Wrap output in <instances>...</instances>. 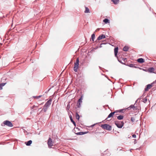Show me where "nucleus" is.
<instances>
[{
    "label": "nucleus",
    "mask_w": 156,
    "mask_h": 156,
    "mask_svg": "<svg viewBox=\"0 0 156 156\" xmlns=\"http://www.w3.org/2000/svg\"><path fill=\"white\" fill-rule=\"evenodd\" d=\"M137 104L135 103L134 105H130L129 107L126 108V109L129 110L131 108H133V110H138L140 108V107H139L137 105Z\"/></svg>",
    "instance_id": "f257e3e1"
},
{
    "label": "nucleus",
    "mask_w": 156,
    "mask_h": 156,
    "mask_svg": "<svg viewBox=\"0 0 156 156\" xmlns=\"http://www.w3.org/2000/svg\"><path fill=\"white\" fill-rule=\"evenodd\" d=\"M115 124L119 128H121L124 125V123L123 121H115Z\"/></svg>",
    "instance_id": "f03ea898"
},
{
    "label": "nucleus",
    "mask_w": 156,
    "mask_h": 156,
    "mask_svg": "<svg viewBox=\"0 0 156 156\" xmlns=\"http://www.w3.org/2000/svg\"><path fill=\"white\" fill-rule=\"evenodd\" d=\"M101 127L103 129L108 130L110 131L112 129V126L107 124L101 125Z\"/></svg>",
    "instance_id": "7ed1b4c3"
},
{
    "label": "nucleus",
    "mask_w": 156,
    "mask_h": 156,
    "mask_svg": "<svg viewBox=\"0 0 156 156\" xmlns=\"http://www.w3.org/2000/svg\"><path fill=\"white\" fill-rule=\"evenodd\" d=\"M79 59L77 58L76 59V62L74 63V70L75 72H77V69L78 68L79 65Z\"/></svg>",
    "instance_id": "20e7f679"
},
{
    "label": "nucleus",
    "mask_w": 156,
    "mask_h": 156,
    "mask_svg": "<svg viewBox=\"0 0 156 156\" xmlns=\"http://www.w3.org/2000/svg\"><path fill=\"white\" fill-rule=\"evenodd\" d=\"M3 123L4 125H6L10 127H12L13 126L12 123L10 121L8 120L4 121L3 122Z\"/></svg>",
    "instance_id": "39448f33"
},
{
    "label": "nucleus",
    "mask_w": 156,
    "mask_h": 156,
    "mask_svg": "<svg viewBox=\"0 0 156 156\" xmlns=\"http://www.w3.org/2000/svg\"><path fill=\"white\" fill-rule=\"evenodd\" d=\"M106 36L104 34H102L101 35H100L98 37L97 40L95 41V42L96 43H98L99 42L98 41L101 40L102 39H104L105 38Z\"/></svg>",
    "instance_id": "423d86ee"
},
{
    "label": "nucleus",
    "mask_w": 156,
    "mask_h": 156,
    "mask_svg": "<svg viewBox=\"0 0 156 156\" xmlns=\"http://www.w3.org/2000/svg\"><path fill=\"white\" fill-rule=\"evenodd\" d=\"M52 101V100L51 99H49L46 102L44 105L46 107H48V108L51 104Z\"/></svg>",
    "instance_id": "0eeeda50"
},
{
    "label": "nucleus",
    "mask_w": 156,
    "mask_h": 156,
    "mask_svg": "<svg viewBox=\"0 0 156 156\" xmlns=\"http://www.w3.org/2000/svg\"><path fill=\"white\" fill-rule=\"evenodd\" d=\"M48 144L49 147L53 146L52 141L51 138H49L48 141Z\"/></svg>",
    "instance_id": "6e6552de"
},
{
    "label": "nucleus",
    "mask_w": 156,
    "mask_h": 156,
    "mask_svg": "<svg viewBox=\"0 0 156 156\" xmlns=\"http://www.w3.org/2000/svg\"><path fill=\"white\" fill-rule=\"evenodd\" d=\"M153 86V85H152L151 84H147L144 90L146 91H148Z\"/></svg>",
    "instance_id": "1a4fd4ad"
},
{
    "label": "nucleus",
    "mask_w": 156,
    "mask_h": 156,
    "mask_svg": "<svg viewBox=\"0 0 156 156\" xmlns=\"http://www.w3.org/2000/svg\"><path fill=\"white\" fill-rule=\"evenodd\" d=\"M117 112V111H115L113 112H111V113H110L109 115H108V117L106 119H108L109 118L112 117L114 115L115 113Z\"/></svg>",
    "instance_id": "9d476101"
},
{
    "label": "nucleus",
    "mask_w": 156,
    "mask_h": 156,
    "mask_svg": "<svg viewBox=\"0 0 156 156\" xmlns=\"http://www.w3.org/2000/svg\"><path fill=\"white\" fill-rule=\"evenodd\" d=\"M137 62L140 63H142L145 62L144 59L142 58H140L137 60Z\"/></svg>",
    "instance_id": "9b49d317"
},
{
    "label": "nucleus",
    "mask_w": 156,
    "mask_h": 156,
    "mask_svg": "<svg viewBox=\"0 0 156 156\" xmlns=\"http://www.w3.org/2000/svg\"><path fill=\"white\" fill-rule=\"evenodd\" d=\"M155 69L153 67L149 68L148 69V71L150 73H155L154 71Z\"/></svg>",
    "instance_id": "f8f14e48"
},
{
    "label": "nucleus",
    "mask_w": 156,
    "mask_h": 156,
    "mask_svg": "<svg viewBox=\"0 0 156 156\" xmlns=\"http://www.w3.org/2000/svg\"><path fill=\"white\" fill-rule=\"evenodd\" d=\"M135 64H126V66H128L130 67L134 68H139L140 69H141L140 68L136 67V66H135Z\"/></svg>",
    "instance_id": "ddd939ff"
},
{
    "label": "nucleus",
    "mask_w": 156,
    "mask_h": 156,
    "mask_svg": "<svg viewBox=\"0 0 156 156\" xmlns=\"http://www.w3.org/2000/svg\"><path fill=\"white\" fill-rule=\"evenodd\" d=\"M118 48L116 47L114 49V54L115 56L117 57V54L118 53Z\"/></svg>",
    "instance_id": "4468645a"
},
{
    "label": "nucleus",
    "mask_w": 156,
    "mask_h": 156,
    "mask_svg": "<svg viewBox=\"0 0 156 156\" xmlns=\"http://www.w3.org/2000/svg\"><path fill=\"white\" fill-rule=\"evenodd\" d=\"M88 132H80L76 133V134L77 135H83L87 134Z\"/></svg>",
    "instance_id": "2eb2a0df"
},
{
    "label": "nucleus",
    "mask_w": 156,
    "mask_h": 156,
    "mask_svg": "<svg viewBox=\"0 0 156 156\" xmlns=\"http://www.w3.org/2000/svg\"><path fill=\"white\" fill-rule=\"evenodd\" d=\"M78 112H79L78 111V109L76 110V119H77L78 120H79L80 118V115L78 114Z\"/></svg>",
    "instance_id": "dca6fc26"
},
{
    "label": "nucleus",
    "mask_w": 156,
    "mask_h": 156,
    "mask_svg": "<svg viewBox=\"0 0 156 156\" xmlns=\"http://www.w3.org/2000/svg\"><path fill=\"white\" fill-rule=\"evenodd\" d=\"M69 117L71 121V122L73 123L74 126H76V123L73 120L72 117L71 115H69Z\"/></svg>",
    "instance_id": "f3484780"
},
{
    "label": "nucleus",
    "mask_w": 156,
    "mask_h": 156,
    "mask_svg": "<svg viewBox=\"0 0 156 156\" xmlns=\"http://www.w3.org/2000/svg\"><path fill=\"white\" fill-rule=\"evenodd\" d=\"M32 141L31 140H29L27 142H25V143L27 146H30L32 143Z\"/></svg>",
    "instance_id": "a211bd4d"
},
{
    "label": "nucleus",
    "mask_w": 156,
    "mask_h": 156,
    "mask_svg": "<svg viewBox=\"0 0 156 156\" xmlns=\"http://www.w3.org/2000/svg\"><path fill=\"white\" fill-rule=\"evenodd\" d=\"M103 22H104L105 24H107L110 23V20L107 18H105L103 20Z\"/></svg>",
    "instance_id": "6ab92c4d"
},
{
    "label": "nucleus",
    "mask_w": 156,
    "mask_h": 156,
    "mask_svg": "<svg viewBox=\"0 0 156 156\" xmlns=\"http://www.w3.org/2000/svg\"><path fill=\"white\" fill-rule=\"evenodd\" d=\"M117 119H118L119 120H121L123 119V118L124 116L123 115H120L118 116H117Z\"/></svg>",
    "instance_id": "aec40b11"
},
{
    "label": "nucleus",
    "mask_w": 156,
    "mask_h": 156,
    "mask_svg": "<svg viewBox=\"0 0 156 156\" xmlns=\"http://www.w3.org/2000/svg\"><path fill=\"white\" fill-rule=\"evenodd\" d=\"M6 83H0V90H2V87L4 86Z\"/></svg>",
    "instance_id": "412c9836"
},
{
    "label": "nucleus",
    "mask_w": 156,
    "mask_h": 156,
    "mask_svg": "<svg viewBox=\"0 0 156 156\" xmlns=\"http://www.w3.org/2000/svg\"><path fill=\"white\" fill-rule=\"evenodd\" d=\"M83 95H82L80 98L78 99L77 102L78 103H82V100L83 98Z\"/></svg>",
    "instance_id": "4be33fe9"
},
{
    "label": "nucleus",
    "mask_w": 156,
    "mask_h": 156,
    "mask_svg": "<svg viewBox=\"0 0 156 156\" xmlns=\"http://www.w3.org/2000/svg\"><path fill=\"white\" fill-rule=\"evenodd\" d=\"M95 38V34L94 33L93 34L91 35V39L94 42Z\"/></svg>",
    "instance_id": "5701e85b"
},
{
    "label": "nucleus",
    "mask_w": 156,
    "mask_h": 156,
    "mask_svg": "<svg viewBox=\"0 0 156 156\" xmlns=\"http://www.w3.org/2000/svg\"><path fill=\"white\" fill-rule=\"evenodd\" d=\"M111 1L115 5L117 4L119 2V0H111Z\"/></svg>",
    "instance_id": "b1692460"
},
{
    "label": "nucleus",
    "mask_w": 156,
    "mask_h": 156,
    "mask_svg": "<svg viewBox=\"0 0 156 156\" xmlns=\"http://www.w3.org/2000/svg\"><path fill=\"white\" fill-rule=\"evenodd\" d=\"M129 49L128 47L125 46L123 48V51H127Z\"/></svg>",
    "instance_id": "393cba45"
},
{
    "label": "nucleus",
    "mask_w": 156,
    "mask_h": 156,
    "mask_svg": "<svg viewBox=\"0 0 156 156\" xmlns=\"http://www.w3.org/2000/svg\"><path fill=\"white\" fill-rule=\"evenodd\" d=\"M48 108V107H46L44 105V107L42 108V110H43L44 112H46Z\"/></svg>",
    "instance_id": "a878e982"
},
{
    "label": "nucleus",
    "mask_w": 156,
    "mask_h": 156,
    "mask_svg": "<svg viewBox=\"0 0 156 156\" xmlns=\"http://www.w3.org/2000/svg\"><path fill=\"white\" fill-rule=\"evenodd\" d=\"M90 10L89 8L87 7H85V10L84 11V12L85 13H88L89 12Z\"/></svg>",
    "instance_id": "bb28decb"
},
{
    "label": "nucleus",
    "mask_w": 156,
    "mask_h": 156,
    "mask_svg": "<svg viewBox=\"0 0 156 156\" xmlns=\"http://www.w3.org/2000/svg\"><path fill=\"white\" fill-rule=\"evenodd\" d=\"M141 101L143 102L144 103H146L147 101V97H146L144 98H143Z\"/></svg>",
    "instance_id": "cd10ccee"
},
{
    "label": "nucleus",
    "mask_w": 156,
    "mask_h": 156,
    "mask_svg": "<svg viewBox=\"0 0 156 156\" xmlns=\"http://www.w3.org/2000/svg\"><path fill=\"white\" fill-rule=\"evenodd\" d=\"M126 109H120L118 110H116L115 111H117V112H121V113H123V111L124 110H125Z\"/></svg>",
    "instance_id": "c85d7f7f"
},
{
    "label": "nucleus",
    "mask_w": 156,
    "mask_h": 156,
    "mask_svg": "<svg viewBox=\"0 0 156 156\" xmlns=\"http://www.w3.org/2000/svg\"><path fill=\"white\" fill-rule=\"evenodd\" d=\"M38 107V105L36 106L35 105H34L33 106L31 107V110L34 109L35 108H37Z\"/></svg>",
    "instance_id": "c756f323"
},
{
    "label": "nucleus",
    "mask_w": 156,
    "mask_h": 156,
    "mask_svg": "<svg viewBox=\"0 0 156 156\" xmlns=\"http://www.w3.org/2000/svg\"><path fill=\"white\" fill-rule=\"evenodd\" d=\"M42 96V95H39V96H33V97L34 98H36V99H38L39 98H41Z\"/></svg>",
    "instance_id": "7c9ffc66"
},
{
    "label": "nucleus",
    "mask_w": 156,
    "mask_h": 156,
    "mask_svg": "<svg viewBox=\"0 0 156 156\" xmlns=\"http://www.w3.org/2000/svg\"><path fill=\"white\" fill-rule=\"evenodd\" d=\"M130 120L132 122H134L135 121V119L134 117H132L131 118Z\"/></svg>",
    "instance_id": "2f4dec72"
},
{
    "label": "nucleus",
    "mask_w": 156,
    "mask_h": 156,
    "mask_svg": "<svg viewBox=\"0 0 156 156\" xmlns=\"http://www.w3.org/2000/svg\"><path fill=\"white\" fill-rule=\"evenodd\" d=\"M118 61H119V62H120V63H121L122 64H124V65H126V64L125 63H124L123 62H122V61H121V60L120 59H118Z\"/></svg>",
    "instance_id": "473e14b6"
},
{
    "label": "nucleus",
    "mask_w": 156,
    "mask_h": 156,
    "mask_svg": "<svg viewBox=\"0 0 156 156\" xmlns=\"http://www.w3.org/2000/svg\"><path fill=\"white\" fill-rule=\"evenodd\" d=\"M77 108H80L81 107V104L80 103L77 102Z\"/></svg>",
    "instance_id": "72a5a7b5"
},
{
    "label": "nucleus",
    "mask_w": 156,
    "mask_h": 156,
    "mask_svg": "<svg viewBox=\"0 0 156 156\" xmlns=\"http://www.w3.org/2000/svg\"><path fill=\"white\" fill-rule=\"evenodd\" d=\"M122 60L124 62H123L125 63L127 61V58H123L122 59Z\"/></svg>",
    "instance_id": "f704fd0d"
},
{
    "label": "nucleus",
    "mask_w": 156,
    "mask_h": 156,
    "mask_svg": "<svg viewBox=\"0 0 156 156\" xmlns=\"http://www.w3.org/2000/svg\"><path fill=\"white\" fill-rule=\"evenodd\" d=\"M98 124V123H95L94 124H93L91 125L90 126H89L88 127L89 128H90V127H93L96 124Z\"/></svg>",
    "instance_id": "c9c22d12"
},
{
    "label": "nucleus",
    "mask_w": 156,
    "mask_h": 156,
    "mask_svg": "<svg viewBox=\"0 0 156 156\" xmlns=\"http://www.w3.org/2000/svg\"><path fill=\"white\" fill-rule=\"evenodd\" d=\"M142 96H141V97H140L136 101V103L139 100H140V99H142Z\"/></svg>",
    "instance_id": "e433bc0d"
},
{
    "label": "nucleus",
    "mask_w": 156,
    "mask_h": 156,
    "mask_svg": "<svg viewBox=\"0 0 156 156\" xmlns=\"http://www.w3.org/2000/svg\"><path fill=\"white\" fill-rule=\"evenodd\" d=\"M156 83V80H155V81H153L152 83H151V84L152 85H153V84H154V83Z\"/></svg>",
    "instance_id": "4c0bfd02"
},
{
    "label": "nucleus",
    "mask_w": 156,
    "mask_h": 156,
    "mask_svg": "<svg viewBox=\"0 0 156 156\" xmlns=\"http://www.w3.org/2000/svg\"><path fill=\"white\" fill-rule=\"evenodd\" d=\"M132 136L133 138H135L136 137V135L135 134H133Z\"/></svg>",
    "instance_id": "58836bf2"
},
{
    "label": "nucleus",
    "mask_w": 156,
    "mask_h": 156,
    "mask_svg": "<svg viewBox=\"0 0 156 156\" xmlns=\"http://www.w3.org/2000/svg\"><path fill=\"white\" fill-rule=\"evenodd\" d=\"M107 44L106 43H101V44Z\"/></svg>",
    "instance_id": "ea45409f"
},
{
    "label": "nucleus",
    "mask_w": 156,
    "mask_h": 156,
    "mask_svg": "<svg viewBox=\"0 0 156 156\" xmlns=\"http://www.w3.org/2000/svg\"><path fill=\"white\" fill-rule=\"evenodd\" d=\"M102 44H100V46H99V47L100 48H102Z\"/></svg>",
    "instance_id": "a19ab883"
},
{
    "label": "nucleus",
    "mask_w": 156,
    "mask_h": 156,
    "mask_svg": "<svg viewBox=\"0 0 156 156\" xmlns=\"http://www.w3.org/2000/svg\"><path fill=\"white\" fill-rule=\"evenodd\" d=\"M100 30V29L99 28H98L97 29V30H96V31H99Z\"/></svg>",
    "instance_id": "79ce46f5"
},
{
    "label": "nucleus",
    "mask_w": 156,
    "mask_h": 156,
    "mask_svg": "<svg viewBox=\"0 0 156 156\" xmlns=\"http://www.w3.org/2000/svg\"><path fill=\"white\" fill-rule=\"evenodd\" d=\"M72 63H73V60L72 59H71L69 64Z\"/></svg>",
    "instance_id": "37998d69"
},
{
    "label": "nucleus",
    "mask_w": 156,
    "mask_h": 156,
    "mask_svg": "<svg viewBox=\"0 0 156 156\" xmlns=\"http://www.w3.org/2000/svg\"><path fill=\"white\" fill-rule=\"evenodd\" d=\"M8 32H7L6 33V35H8Z\"/></svg>",
    "instance_id": "c03bdc74"
},
{
    "label": "nucleus",
    "mask_w": 156,
    "mask_h": 156,
    "mask_svg": "<svg viewBox=\"0 0 156 156\" xmlns=\"http://www.w3.org/2000/svg\"><path fill=\"white\" fill-rule=\"evenodd\" d=\"M20 33L21 32H23V31L21 30H20Z\"/></svg>",
    "instance_id": "a18cd8bd"
},
{
    "label": "nucleus",
    "mask_w": 156,
    "mask_h": 156,
    "mask_svg": "<svg viewBox=\"0 0 156 156\" xmlns=\"http://www.w3.org/2000/svg\"><path fill=\"white\" fill-rule=\"evenodd\" d=\"M43 110H42V109L41 110V111L40 112V113H41Z\"/></svg>",
    "instance_id": "49530a36"
},
{
    "label": "nucleus",
    "mask_w": 156,
    "mask_h": 156,
    "mask_svg": "<svg viewBox=\"0 0 156 156\" xmlns=\"http://www.w3.org/2000/svg\"><path fill=\"white\" fill-rule=\"evenodd\" d=\"M41 108H39V109H38V110H41Z\"/></svg>",
    "instance_id": "de8ad7c7"
},
{
    "label": "nucleus",
    "mask_w": 156,
    "mask_h": 156,
    "mask_svg": "<svg viewBox=\"0 0 156 156\" xmlns=\"http://www.w3.org/2000/svg\"><path fill=\"white\" fill-rule=\"evenodd\" d=\"M98 48V47H97V48H95L94 49H97Z\"/></svg>",
    "instance_id": "09e8293b"
},
{
    "label": "nucleus",
    "mask_w": 156,
    "mask_h": 156,
    "mask_svg": "<svg viewBox=\"0 0 156 156\" xmlns=\"http://www.w3.org/2000/svg\"><path fill=\"white\" fill-rule=\"evenodd\" d=\"M31 134V133H27L28 134Z\"/></svg>",
    "instance_id": "8fccbe9b"
},
{
    "label": "nucleus",
    "mask_w": 156,
    "mask_h": 156,
    "mask_svg": "<svg viewBox=\"0 0 156 156\" xmlns=\"http://www.w3.org/2000/svg\"><path fill=\"white\" fill-rule=\"evenodd\" d=\"M144 71H146L145 69H144Z\"/></svg>",
    "instance_id": "3c124183"
},
{
    "label": "nucleus",
    "mask_w": 156,
    "mask_h": 156,
    "mask_svg": "<svg viewBox=\"0 0 156 156\" xmlns=\"http://www.w3.org/2000/svg\"><path fill=\"white\" fill-rule=\"evenodd\" d=\"M68 106H69V105H68L67 106V107H68Z\"/></svg>",
    "instance_id": "603ef678"
},
{
    "label": "nucleus",
    "mask_w": 156,
    "mask_h": 156,
    "mask_svg": "<svg viewBox=\"0 0 156 156\" xmlns=\"http://www.w3.org/2000/svg\"><path fill=\"white\" fill-rule=\"evenodd\" d=\"M151 8L150 9V11L151 10Z\"/></svg>",
    "instance_id": "864d4df0"
}]
</instances>
